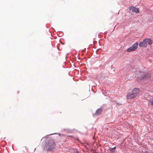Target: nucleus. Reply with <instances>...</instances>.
I'll use <instances>...</instances> for the list:
<instances>
[{"label": "nucleus", "mask_w": 153, "mask_h": 153, "mask_svg": "<svg viewBox=\"0 0 153 153\" xmlns=\"http://www.w3.org/2000/svg\"><path fill=\"white\" fill-rule=\"evenodd\" d=\"M140 92V90L138 88H134L131 92L128 93L127 97L128 99H131L136 97Z\"/></svg>", "instance_id": "1"}, {"label": "nucleus", "mask_w": 153, "mask_h": 153, "mask_svg": "<svg viewBox=\"0 0 153 153\" xmlns=\"http://www.w3.org/2000/svg\"><path fill=\"white\" fill-rule=\"evenodd\" d=\"M46 146L48 150L51 151L55 148L56 144L53 140H51L46 143Z\"/></svg>", "instance_id": "2"}, {"label": "nucleus", "mask_w": 153, "mask_h": 153, "mask_svg": "<svg viewBox=\"0 0 153 153\" xmlns=\"http://www.w3.org/2000/svg\"><path fill=\"white\" fill-rule=\"evenodd\" d=\"M138 45V43H136L134 44L132 46L130 47L127 49V51L129 52L132 51H134L137 48Z\"/></svg>", "instance_id": "3"}, {"label": "nucleus", "mask_w": 153, "mask_h": 153, "mask_svg": "<svg viewBox=\"0 0 153 153\" xmlns=\"http://www.w3.org/2000/svg\"><path fill=\"white\" fill-rule=\"evenodd\" d=\"M129 9L132 12H134L136 13H139V10L138 8L134 7L131 6L130 7Z\"/></svg>", "instance_id": "4"}, {"label": "nucleus", "mask_w": 153, "mask_h": 153, "mask_svg": "<svg viewBox=\"0 0 153 153\" xmlns=\"http://www.w3.org/2000/svg\"><path fill=\"white\" fill-rule=\"evenodd\" d=\"M138 75L139 76L140 79L144 78L146 77V74L143 72L138 73Z\"/></svg>", "instance_id": "5"}, {"label": "nucleus", "mask_w": 153, "mask_h": 153, "mask_svg": "<svg viewBox=\"0 0 153 153\" xmlns=\"http://www.w3.org/2000/svg\"><path fill=\"white\" fill-rule=\"evenodd\" d=\"M146 42L145 39L143 42L139 43V46L142 47H146L147 46V43Z\"/></svg>", "instance_id": "6"}, {"label": "nucleus", "mask_w": 153, "mask_h": 153, "mask_svg": "<svg viewBox=\"0 0 153 153\" xmlns=\"http://www.w3.org/2000/svg\"><path fill=\"white\" fill-rule=\"evenodd\" d=\"M145 41L146 42L147 45L148 44H149L150 45H151L152 44V40L149 39H145Z\"/></svg>", "instance_id": "7"}, {"label": "nucleus", "mask_w": 153, "mask_h": 153, "mask_svg": "<svg viewBox=\"0 0 153 153\" xmlns=\"http://www.w3.org/2000/svg\"><path fill=\"white\" fill-rule=\"evenodd\" d=\"M102 112V110L101 109H98L96 111L95 114L96 115H98L100 114Z\"/></svg>", "instance_id": "8"}, {"label": "nucleus", "mask_w": 153, "mask_h": 153, "mask_svg": "<svg viewBox=\"0 0 153 153\" xmlns=\"http://www.w3.org/2000/svg\"><path fill=\"white\" fill-rule=\"evenodd\" d=\"M116 149V147H115L112 148L110 150V153H113L114 152V150Z\"/></svg>", "instance_id": "9"}, {"label": "nucleus", "mask_w": 153, "mask_h": 153, "mask_svg": "<svg viewBox=\"0 0 153 153\" xmlns=\"http://www.w3.org/2000/svg\"><path fill=\"white\" fill-rule=\"evenodd\" d=\"M126 67L130 69L132 68L131 66L130 65H126Z\"/></svg>", "instance_id": "10"}, {"label": "nucleus", "mask_w": 153, "mask_h": 153, "mask_svg": "<svg viewBox=\"0 0 153 153\" xmlns=\"http://www.w3.org/2000/svg\"><path fill=\"white\" fill-rule=\"evenodd\" d=\"M150 102L151 103V104L153 106V100H151L150 101Z\"/></svg>", "instance_id": "11"}, {"label": "nucleus", "mask_w": 153, "mask_h": 153, "mask_svg": "<svg viewBox=\"0 0 153 153\" xmlns=\"http://www.w3.org/2000/svg\"><path fill=\"white\" fill-rule=\"evenodd\" d=\"M76 153H80L79 151H77L76 152Z\"/></svg>", "instance_id": "12"}]
</instances>
